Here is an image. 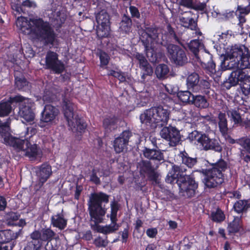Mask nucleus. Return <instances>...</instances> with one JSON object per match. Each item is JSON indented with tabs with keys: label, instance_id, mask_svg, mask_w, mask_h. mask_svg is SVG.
<instances>
[{
	"label": "nucleus",
	"instance_id": "nucleus-62",
	"mask_svg": "<svg viewBox=\"0 0 250 250\" xmlns=\"http://www.w3.org/2000/svg\"><path fill=\"white\" fill-rule=\"evenodd\" d=\"M147 235L150 238H154L157 234V230L155 228L149 229L146 230Z\"/></svg>",
	"mask_w": 250,
	"mask_h": 250
},
{
	"label": "nucleus",
	"instance_id": "nucleus-11",
	"mask_svg": "<svg viewBox=\"0 0 250 250\" xmlns=\"http://www.w3.org/2000/svg\"><path fill=\"white\" fill-rule=\"evenodd\" d=\"M167 56L176 65H183L188 62L185 51L178 45L170 44L167 46Z\"/></svg>",
	"mask_w": 250,
	"mask_h": 250
},
{
	"label": "nucleus",
	"instance_id": "nucleus-46",
	"mask_svg": "<svg viewBox=\"0 0 250 250\" xmlns=\"http://www.w3.org/2000/svg\"><path fill=\"white\" fill-rule=\"evenodd\" d=\"M211 217L213 221L216 222H221L224 220L225 216L221 209H217L215 212L212 213Z\"/></svg>",
	"mask_w": 250,
	"mask_h": 250
},
{
	"label": "nucleus",
	"instance_id": "nucleus-31",
	"mask_svg": "<svg viewBox=\"0 0 250 250\" xmlns=\"http://www.w3.org/2000/svg\"><path fill=\"white\" fill-rule=\"evenodd\" d=\"M96 19L98 25L110 24L109 16L104 10L101 11L96 15Z\"/></svg>",
	"mask_w": 250,
	"mask_h": 250
},
{
	"label": "nucleus",
	"instance_id": "nucleus-57",
	"mask_svg": "<svg viewBox=\"0 0 250 250\" xmlns=\"http://www.w3.org/2000/svg\"><path fill=\"white\" fill-rule=\"evenodd\" d=\"M237 12L242 15H247L250 12V6L246 7L241 5L238 6Z\"/></svg>",
	"mask_w": 250,
	"mask_h": 250
},
{
	"label": "nucleus",
	"instance_id": "nucleus-28",
	"mask_svg": "<svg viewBox=\"0 0 250 250\" xmlns=\"http://www.w3.org/2000/svg\"><path fill=\"white\" fill-rule=\"evenodd\" d=\"M199 82V77L197 73L193 72L190 74L187 79V85L189 89H194L197 86Z\"/></svg>",
	"mask_w": 250,
	"mask_h": 250
},
{
	"label": "nucleus",
	"instance_id": "nucleus-18",
	"mask_svg": "<svg viewBox=\"0 0 250 250\" xmlns=\"http://www.w3.org/2000/svg\"><path fill=\"white\" fill-rule=\"evenodd\" d=\"M200 140L199 144L204 150H213L217 152L222 150V147L218 141L215 139L209 138L208 135L205 133Z\"/></svg>",
	"mask_w": 250,
	"mask_h": 250
},
{
	"label": "nucleus",
	"instance_id": "nucleus-56",
	"mask_svg": "<svg viewBox=\"0 0 250 250\" xmlns=\"http://www.w3.org/2000/svg\"><path fill=\"white\" fill-rule=\"evenodd\" d=\"M40 247V246L36 244V242L34 243V242L29 241L23 250H38Z\"/></svg>",
	"mask_w": 250,
	"mask_h": 250
},
{
	"label": "nucleus",
	"instance_id": "nucleus-15",
	"mask_svg": "<svg viewBox=\"0 0 250 250\" xmlns=\"http://www.w3.org/2000/svg\"><path fill=\"white\" fill-rule=\"evenodd\" d=\"M152 108L157 126H162L167 124L170 111L162 105L154 106Z\"/></svg>",
	"mask_w": 250,
	"mask_h": 250
},
{
	"label": "nucleus",
	"instance_id": "nucleus-47",
	"mask_svg": "<svg viewBox=\"0 0 250 250\" xmlns=\"http://www.w3.org/2000/svg\"><path fill=\"white\" fill-rule=\"evenodd\" d=\"M205 67L207 73L211 77H214V75L216 73L215 64L212 61L208 64L203 65Z\"/></svg>",
	"mask_w": 250,
	"mask_h": 250
},
{
	"label": "nucleus",
	"instance_id": "nucleus-61",
	"mask_svg": "<svg viewBox=\"0 0 250 250\" xmlns=\"http://www.w3.org/2000/svg\"><path fill=\"white\" fill-rule=\"evenodd\" d=\"M129 10L133 17H136L137 18L140 17V13L136 7L130 6L129 7Z\"/></svg>",
	"mask_w": 250,
	"mask_h": 250
},
{
	"label": "nucleus",
	"instance_id": "nucleus-39",
	"mask_svg": "<svg viewBox=\"0 0 250 250\" xmlns=\"http://www.w3.org/2000/svg\"><path fill=\"white\" fill-rule=\"evenodd\" d=\"M117 119L115 117L105 118L103 122V125L107 131H111L115 127Z\"/></svg>",
	"mask_w": 250,
	"mask_h": 250
},
{
	"label": "nucleus",
	"instance_id": "nucleus-50",
	"mask_svg": "<svg viewBox=\"0 0 250 250\" xmlns=\"http://www.w3.org/2000/svg\"><path fill=\"white\" fill-rule=\"evenodd\" d=\"M141 171L147 173L150 171L153 167H151V165L150 162L148 161H143L140 164Z\"/></svg>",
	"mask_w": 250,
	"mask_h": 250
},
{
	"label": "nucleus",
	"instance_id": "nucleus-9",
	"mask_svg": "<svg viewBox=\"0 0 250 250\" xmlns=\"http://www.w3.org/2000/svg\"><path fill=\"white\" fill-rule=\"evenodd\" d=\"M228 80L233 85L237 84L239 81L242 82L241 85L242 93L245 96L250 94V75H248L247 70L237 68L231 72Z\"/></svg>",
	"mask_w": 250,
	"mask_h": 250
},
{
	"label": "nucleus",
	"instance_id": "nucleus-60",
	"mask_svg": "<svg viewBox=\"0 0 250 250\" xmlns=\"http://www.w3.org/2000/svg\"><path fill=\"white\" fill-rule=\"evenodd\" d=\"M90 180L91 182H93L95 184H100V180L99 177L96 175V173L95 170H92L91 175H90Z\"/></svg>",
	"mask_w": 250,
	"mask_h": 250
},
{
	"label": "nucleus",
	"instance_id": "nucleus-13",
	"mask_svg": "<svg viewBox=\"0 0 250 250\" xmlns=\"http://www.w3.org/2000/svg\"><path fill=\"white\" fill-rule=\"evenodd\" d=\"M51 167L47 164H43L37 171V180L34 184V189L36 190H39L46 182L52 174Z\"/></svg>",
	"mask_w": 250,
	"mask_h": 250
},
{
	"label": "nucleus",
	"instance_id": "nucleus-8",
	"mask_svg": "<svg viewBox=\"0 0 250 250\" xmlns=\"http://www.w3.org/2000/svg\"><path fill=\"white\" fill-rule=\"evenodd\" d=\"M12 101L20 103L19 115L21 117L28 123L33 122L35 119V114L33 111L34 103L31 99L18 95L13 97Z\"/></svg>",
	"mask_w": 250,
	"mask_h": 250
},
{
	"label": "nucleus",
	"instance_id": "nucleus-38",
	"mask_svg": "<svg viewBox=\"0 0 250 250\" xmlns=\"http://www.w3.org/2000/svg\"><path fill=\"white\" fill-rule=\"evenodd\" d=\"M168 72V68L166 64H159L156 67L155 69V74L157 77L159 79L165 78Z\"/></svg>",
	"mask_w": 250,
	"mask_h": 250
},
{
	"label": "nucleus",
	"instance_id": "nucleus-37",
	"mask_svg": "<svg viewBox=\"0 0 250 250\" xmlns=\"http://www.w3.org/2000/svg\"><path fill=\"white\" fill-rule=\"evenodd\" d=\"M219 120L218 124L221 132L225 135L228 132L227 121L224 113H220L218 115Z\"/></svg>",
	"mask_w": 250,
	"mask_h": 250
},
{
	"label": "nucleus",
	"instance_id": "nucleus-59",
	"mask_svg": "<svg viewBox=\"0 0 250 250\" xmlns=\"http://www.w3.org/2000/svg\"><path fill=\"white\" fill-rule=\"evenodd\" d=\"M150 180L156 181L158 176L157 172H156L153 168L150 171L146 173Z\"/></svg>",
	"mask_w": 250,
	"mask_h": 250
},
{
	"label": "nucleus",
	"instance_id": "nucleus-4",
	"mask_svg": "<svg viewBox=\"0 0 250 250\" xmlns=\"http://www.w3.org/2000/svg\"><path fill=\"white\" fill-rule=\"evenodd\" d=\"M160 35L156 30L148 29L146 31H143L140 37V40L145 48L147 57L151 62L156 61L157 46L162 43L160 39Z\"/></svg>",
	"mask_w": 250,
	"mask_h": 250
},
{
	"label": "nucleus",
	"instance_id": "nucleus-12",
	"mask_svg": "<svg viewBox=\"0 0 250 250\" xmlns=\"http://www.w3.org/2000/svg\"><path fill=\"white\" fill-rule=\"evenodd\" d=\"M45 68L59 74L64 71L65 66L63 62L58 59V55L56 53L49 51L45 57Z\"/></svg>",
	"mask_w": 250,
	"mask_h": 250
},
{
	"label": "nucleus",
	"instance_id": "nucleus-51",
	"mask_svg": "<svg viewBox=\"0 0 250 250\" xmlns=\"http://www.w3.org/2000/svg\"><path fill=\"white\" fill-rule=\"evenodd\" d=\"M204 134L194 130L189 134L188 138L191 141H196L199 144Z\"/></svg>",
	"mask_w": 250,
	"mask_h": 250
},
{
	"label": "nucleus",
	"instance_id": "nucleus-54",
	"mask_svg": "<svg viewBox=\"0 0 250 250\" xmlns=\"http://www.w3.org/2000/svg\"><path fill=\"white\" fill-rule=\"evenodd\" d=\"M94 244L98 247H105L108 244V241L106 239L98 237L94 240Z\"/></svg>",
	"mask_w": 250,
	"mask_h": 250
},
{
	"label": "nucleus",
	"instance_id": "nucleus-5",
	"mask_svg": "<svg viewBox=\"0 0 250 250\" xmlns=\"http://www.w3.org/2000/svg\"><path fill=\"white\" fill-rule=\"evenodd\" d=\"M212 168L207 170L204 179L205 186L208 188H213L221 185L224 180L223 172L228 167L227 163L220 159L216 163L211 164Z\"/></svg>",
	"mask_w": 250,
	"mask_h": 250
},
{
	"label": "nucleus",
	"instance_id": "nucleus-1",
	"mask_svg": "<svg viewBox=\"0 0 250 250\" xmlns=\"http://www.w3.org/2000/svg\"><path fill=\"white\" fill-rule=\"evenodd\" d=\"M108 198L109 196L103 192L93 193L91 195L88 203L91 229L104 234L112 233L118 230L119 228V225L117 223V214L119 210V205L115 201H112L110 204L111 213L109 217L111 224L105 226L99 225L104 221L106 208L103 204L108 202Z\"/></svg>",
	"mask_w": 250,
	"mask_h": 250
},
{
	"label": "nucleus",
	"instance_id": "nucleus-40",
	"mask_svg": "<svg viewBox=\"0 0 250 250\" xmlns=\"http://www.w3.org/2000/svg\"><path fill=\"white\" fill-rule=\"evenodd\" d=\"M193 95L188 91H180L177 93L179 99L184 103L191 102V97Z\"/></svg>",
	"mask_w": 250,
	"mask_h": 250
},
{
	"label": "nucleus",
	"instance_id": "nucleus-25",
	"mask_svg": "<svg viewBox=\"0 0 250 250\" xmlns=\"http://www.w3.org/2000/svg\"><path fill=\"white\" fill-rule=\"evenodd\" d=\"M179 3L183 6L195 9L204 10L206 7L205 2H200L198 0H180Z\"/></svg>",
	"mask_w": 250,
	"mask_h": 250
},
{
	"label": "nucleus",
	"instance_id": "nucleus-36",
	"mask_svg": "<svg viewBox=\"0 0 250 250\" xmlns=\"http://www.w3.org/2000/svg\"><path fill=\"white\" fill-rule=\"evenodd\" d=\"M110 32V24L98 25L97 27V35L99 38L108 37Z\"/></svg>",
	"mask_w": 250,
	"mask_h": 250
},
{
	"label": "nucleus",
	"instance_id": "nucleus-3",
	"mask_svg": "<svg viewBox=\"0 0 250 250\" xmlns=\"http://www.w3.org/2000/svg\"><path fill=\"white\" fill-rule=\"evenodd\" d=\"M17 24L21 27V32L29 35L32 39L43 42L45 44H53L55 34L50 24L39 17L18 18Z\"/></svg>",
	"mask_w": 250,
	"mask_h": 250
},
{
	"label": "nucleus",
	"instance_id": "nucleus-20",
	"mask_svg": "<svg viewBox=\"0 0 250 250\" xmlns=\"http://www.w3.org/2000/svg\"><path fill=\"white\" fill-rule=\"evenodd\" d=\"M58 113L59 110L55 107L50 104L46 105L42 113L41 120L44 123H51Z\"/></svg>",
	"mask_w": 250,
	"mask_h": 250
},
{
	"label": "nucleus",
	"instance_id": "nucleus-21",
	"mask_svg": "<svg viewBox=\"0 0 250 250\" xmlns=\"http://www.w3.org/2000/svg\"><path fill=\"white\" fill-rule=\"evenodd\" d=\"M181 25L192 30H196L197 28V21L193 18V14L191 11L186 12L179 16Z\"/></svg>",
	"mask_w": 250,
	"mask_h": 250
},
{
	"label": "nucleus",
	"instance_id": "nucleus-41",
	"mask_svg": "<svg viewBox=\"0 0 250 250\" xmlns=\"http://www.w3.org/2000/svg\"><path fill=\"white\" fill-rule=\"evenodd\" d=\"M240 218L239 217H234L232 222L230 223L228 226V231L230 233L237 232L240 228Z\"/></svg>",
	"mask_w": 250,
	"mask_h": 250
},
{
	"label": "nucleus",
	"instance_id": "nucleus-63",
	"mask_svg": "<svg viewBox=\"0 0 250 250\" xmlns=\"http://www.w3.org/2000/svg\"><path fill=\"white\" fill-rule=\"evenodd\" d=\"M22 5L27 7H35L36 6V4L34 1L29 0H25L23 1Z\"/></svg>",
	"mask_w": 250,
	"mask_h": 250
},
{
	"label": "nucleus",
	"instance_id": "nucleus-45",
	"mask_svg": "<svg viewBox=\"0 0 250 250\" xmlns=\"http://www.w3.org/2000/svg\"><path fill=\"white\" fill-rule=\"evenodd\" d=\"M237 143L242 146L248 153H250V139L243 137L237 140Z\"/></svg>",
	"mask_w": 250,
	"mask_h": 250
},
{
	"label": "nucleus",
	"instance_id": "nucleus-35",
	"mask_svg": "<svg viewBox=\"0 0 250 250\" xmlns=\"http://www.w3.org/2000/svg\"><path fill=\"white\" fill-rule=\"evenodd\" d=\"M250 68V52L248 49V54L245 53L239 61V65L238 67L236 68H240L241 69H245L246 68Z\"/></svg>",
	"mask_w": 250,
	"mask_h": 250
},
{
	"label": "nucleus",
	"instance_id": "nucleus-42",
	"mask_svg": "<svg viewBox=\"0 0 250 250\" xmlns=\"http://www.w3.org/2000/svg\"><path fill=\"white\" fill-rule=\"evenodd\" d=\"M41 241H49L55 236V233L50 229H42L41 231Z\"/></svg>",
	"mask_w": 250,
	"mask_h": 250
},
{
	"label": "nucleus",
	"instance_id": "nucleus-2",
	"mask_svg": "<svg viewBox=\"0 0 250 250\" xmlns=\"http://www.w3.org/2000/svg\"><path fill=\"white\" fill-rule=\"evenodd\" d=\"M10 118L6 121L0 120V139L4 144L12 146L17 151H22L25 156L31 160H35L42 156V150L38 146L30 142L31 138L37 133L35 127L30 126L26 128L24 132V139L13 137L9 132Z\"/></svg>",
	"mask_w": 250,
	"mask_h": 250
},
{
	"label": "nucleus",
	"instance_id": "nucleus-53",
	"mask_svg": "<svg viewBox=\"0 0 250 250\" xmlns=\"http://www.w3.org/2000/svg\"><path fill=\"white\" fill-rule=\"evenodd\" d=\"M108 75L118 78L121 82H124L125 80V77L124 74L121 71H116L115 70H111L109 71Z\"/></svg>",
	"mask_w": 250,
	"mask_h": 250
},
{
	"label": "nucleus",
	"instance_id": "nucleus-58",
	"mask_svg": "<svg viewBox=\"0 0 250 250\" xmlns=\"http://www.w3.org/2000/svg\"><path fill=\"white\" fill-rule=\"evenodd\" d=\"M160 96L162 99L163 100V102L164 104H167L168 106H170L171 104H173V102L172 99L167 94L161 93Z\"/></svg>",
	"mask_w": 250,
	"mask_h": 250
},
{
	"label": "nucleus",
	"instance_id": "nucleus-17",
	"mask_svg": "<svg viewBox=\"0 0 250 250\" xmlns=\"http://www.w3.org/2000/svg\"><path fill=\"white\" fill-rule=\"evenodd\" d=\"M187 169L183 166L173 165L166 178V182L172 184L176 182L179 185V180L181 177H185Z\"/></svg>",
	"mask_w": 250,
	"mask_h": 250
},
{
	"label": "nucleus",
	"instance_id": "nucleus-64",
	"mask_svg": "<svg viewBox=\"0 0 250 250\" xmlns=\"http://www.w3.org/2000/svg\"><path fill=\"white\" fill-rule=\"evenodd\" d=\"M7 203L3 196H0V210H3L6 207Z\"/></svg>",
	"mask_w": 250,
	"mask_h": 250
},
{
	"label": "nucleus",
	"instance_id": "nucleus-14",
	"mask_svg": "<svg viewBox=\"0 0 250 250\" xmlns=\"http://www.w3.org/2000/svg\"><path fill=\"white\" fill-rule=\"evenodd\" d=\"M162 138L169 142L171 146H176L180 141L179 131L174 127L169 126L163 127L160 132Z\"/></svg>",
	"mask_w": 250,
	"mask_h": 250
},
{
	"label": "nucleus",
	"instance_id": "nucleus-26",
	"mask_svg": "<svg viewBox=\"0 0 250 250\" xmlns=\"http://www.w3.org/2000/svg\"><path fill=\"white\" fill-rule=\"evenodd\" d=\"M243 111L240 108L235 109H230L227 111L228 116L235 123H240L244 119V115L242 114Z\"/></svg>",
	"mask_w": 250,
	"mask_h": 250
},
{
	"label": "nucleus",
	"instance_id": "nucleus-22",
	"mask_svg": "<svg viewBox=\"0 0 250 250\" xmlns=\"http://www.w3.org/2000/svg\"><path fill=\"white\" fill-rule=\"evenodd\" d=\"M22 229L14 232L10 229L0 231V243L6 244L10 241L16 239L21 234Z\"/></svg>",
	"mask_w": 250,
	"mask_h": 250
},
{
	"label": "nucleus",
	"instance_id": "nucleus-48",
	"mask_svg": "<svg viewBox=\"0 0 250 250\" xmlns=\"http://www.w3.org/2000/svg\"><path fill=\"white\" fill-rule=\"evenodd\" d=\"M15 84L19 89H22L25 86L27 85L28 82L24 78H19L15 77Z\"/></svg>",
	"mask_w": 250,
	"mask_h": 250
},
{
	"label": "nucleus",
	"instance_id": "nucleus-44",
	"mask_svg": "<svg viewBox=\"0 0 250 250\" xmlns=\"http://www.w3.org/2000/svg\"><path fill=\"white\" fill-rule=\"evenodd\" d=\"M60 245V242L56 239L49 240L45 246V250H57Z\"/></svg>",
	"mask_w": 250,
	"mask_h": 250
},
{
	"label": "nucleus",
	"instance_id": "nucleus-34",
	"mask_svg": "<svg viewBox=\"0 0 250 250\" xmlns=\"http://www.w3.org/2000/svg\"><path fill=\"white\" fill-rule=\"evenodd\" d=\"M132 25V21L130 18L126 16H124L120 22V29L124 33L129 32Z\"/></svg>",
	"mask_w": 250,
	"mask_h": 250
},
{
	"label": "nucleus",
	"instance_id": "nucleus-7",
	"mask_svg": "<svg viewBox=\"0 0 250 250\" xmlns=\"http://www.w3.org/2000/svg\"><path fill=\"white\" fill-rule=\"evenodd\" d=\"M245 53L248 54V48L243 45H235L228 53L226 59L221 64L225 69H236L239 65V61Z\"/></svg>",
	"mask_w": 250,
	"mask_h": 250
},
{
	"label": "nucleus",
	"instance_id": "nucleus-19",
	"mask_svg": "<svg viewBox=\"0 0 250 250\" xmlns=\"http://www.w3.org/2000/svg\"><path fill=\"white\" fill-rule=\"evenodd\" d=\"M140 120L142 125L147 128H154L157 127L152 108L145 110L140 115Z\"/></svg>",
	"mask_w": 250,
	"mask_h": 250
},
{
	"label": "nucleus",
	"instance_id": "nucleus-52",
	"mask_svg": "<svg viewBox=\"0 0 250 250\" xmlns=\"http://www.w3.org/2000/svg\"><path fill=\"white\" fill-rule=\"evenodd\" d=\"M140 67L143 71H146V74H152L153 71L151 65L148 63L147 60H146L145 62H143L140 64Z\"/></svg>",
	"mask_w": 250,
	"mask_h": 250
},
{
	"label": "nucleus",
	"instance_id": "nucleus-29",
	"mask_svg": "<svg viewBox=\"0 0 250 250\" xmlns=\"http://www.w3.org/2000/svg\"><path fill=\"white\" fill-rule=\"evenodd\" d=\"M191 103L196 107L200 108H205L208 107L209 104L205 97L202 95L192 96Z\"/></svg>",
	"mask_w": 250,
	"mask_h": 250
},
{
	"label": "nucleus",
	"instance_id": "nucleus-16",
	"mask_svg": "<svg viewBox=\"0 0 250 250\" xmlns=\"http://www.w3.org/2000/svg\"><path fill=\"white\" fill-rule=\"evenodd\" d=\"M131 136V131L125 130L118 137L115 138L114 141L113 147L116 153H121L126 148L129 139Z\"/></svg>",
	"mask_w": 250,
	"mask_h": 250
},
{
	"label": "nucleus",
	"instance_id": "nucleus-27",
	"mask_svg": "<svg viewBox=\"0 0 250 250\" xmlns=\"http://www.w3.org/2000/svg\"><path fill=\"white\" fill-rule=\"evenodd\" d=\"M195 58L202 65L208 64L212 61V55L204 49L200 50L199 53L195 56Z\"/></svg>",
	"mask_w": 250,
	"mask_h": 250
},
{
	"label": "nucleus",
	"instance_id": "nucleus-32",
	"mask_svg": "<svg viewBox=\"0 0 250 250\" xmlns=\"http://www.w3.org/2000/svg\"><path fill=\"white\" fill-rule=\"evenodd\" d=\"M188 47L195 57L199 53L200 50L204 49V45L199 40H194L190 42Z\"/></svg>",
	"mask_w": 250,
	"mask_h": 250
},
{
	"label": "nucleus",
	"instance_id": "nucleus-55",
	"mask_svg": "<svg viewBox=\"0 0 250 250\" xmlns=\"http://www.w3.org/2000/svg\"><path fill=\"white\" fill-rule=\"evenodd\" d=\"M101 64L102 65H106L109 60L108 55L104 52H101L100 55Z\"/></svg>",
	"mask_w": 250,
	"mask_h": 250
},
{
	"label": "nucleus",
	"instance_id": "nucleus-10",
	"mask_svg": "<svg viewBox=\"0 0 250 250\" xmlns=\"http://www.w3.org/2000/svg\"><path fill=\"white\" fill-rule=\"evenodd\" d=\"M179 193L181 196L191 197L195 195L198 184L190 175H186L179 180Z\"/></svg>",
	"mask_w": 250,
	"mask_h": 250
},
{
	"label": "nucleus",
	"instance_id": "nucleus-23",
	"mask_svg": "<svg viewBox=\"0 0 250 250\" xmlns=\"http://www.w3.org/2000/svg\"><path fill=\"white\" fill-rule=\"evenodd\" d=\"M143 155L147 159L161 162L164 160L163 154L160 150L145 148L143 150Z\"/></svg>",
	"mask_w": 250,
	"mask_h": 250
},
{
	"label": "nucleus",
	"instance_id": "nucleus-24",
	"mask_svg": "<svg viewBox=\"0 0 250 250\" xmlns=\"http://www.w3.org/2000/svg\"><path fill=\"white\" fill-rule=\"evenodd\" d=\"M51 223L53 227L62 230L67 225V220L64 218L62 211L52 216Z\"/></svg>",
	"mask_w": 250,
	"mask_h": 250
},
{
	"label": "nucleus",
	"instance_id": "nucleus-30",
	"mask_svg": "<svg viewBox=\"0 0 250 250\" xmlns=\"http://www.w3.org/2000/svg\"><path fill=\"white\" fill-rule=\"evenodd\" d=\"M13 98H10V100L8 101H2L0 103V117H4L7 116L11 112L12 107L11 104L15 101H12Z\"/></svg>",
	"mask_w": 250,
	"mask_h": 250
},
{
	"label": "nucleus",
	"instance_id": "nucleus-6",
	"mask_svg": "<svg viewBox=\"0 0 250 250\" xmlns=\"http://www.w3.org/2000/svg\"><path fill=\"white\" fill-rule=\"evenodd\" d=\"M63 109L68 125L72 131L74 132H83L86 127V124L83 119L74 113V105L69 99H63Z\"/></svg>",
	"mask_w": 250,
	"mask_h": 250
},
{
	"label": "nucleus",
	"instance_id": "nucleus-49",
	"mask_svg": "<svg viewBox=\"0 0 250 250\" xmlns=\"http://www.w3.org/2000/svg\"><path fill=\"white\" fill-rule=\"evenodd\" d=\"M30 238H31V240L30 241L32 242H36V244H38L39 246H41V243L40 242V240H41V232L39 231H34L30 234Z\"/></svg>",
	"mask_w": 250,
	"mask_h": 250
},
{
	"label": "nucleus",
	"instance_id": "nucleus-43",
	"mask_svg": "<svg viewBox=\"0 0 250 250\" xmlns=\"http://www.w3.org/2000/svg\"><path fill=\"white\" fill-rule=\"evenodd\" d=\"M248 204L246 201L239 200L234 204L233 208L236 212L240 213L249 208H247Z\"/></svg>",
	"mask_w": 250,
	"mask_h": 250
},
{
	"label": "nucleus",
	"instance_id": "nucleus-33",
	"mask_svg": "<svg viewBox=\"0 0 250 250\" xmlns=\"http://www.w3.org/2000/svg\"><path fill=\"white\" fill-rule=\"evenodd\" d=\"M181 158L182 163L188 167H192L197 162L196 159L189 157L186 152H181L179 155Z\"/></svg>",
	"mask_w": 250,
	"mask_h": 250
}]
</instances>
